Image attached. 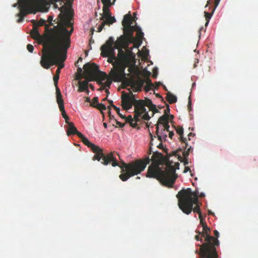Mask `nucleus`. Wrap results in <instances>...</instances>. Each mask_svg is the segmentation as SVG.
I'll use <instances>...</instances> for the list:
<instances>
[{"label": "nucleus", "mask_w": 258, "mask_h": 258, "mask_svg": "<svg viewBox=\"0 0 258 258\" xmlns=\"http://www.w3.org/2000/svg\"><path fill=\"white\" fill-rule=\"evenodd\" d=\"M151 161L152 163L148 168L146 177L155 178L162 185L168 187H172L177 178L173 162L169 159L166 160L163 154L157 152L153 153L151 159L149 157H146L128 163L122 161L120 165L118 164L117 166H119L121 169L119 178L122 181H125L130 177L140 174Z\"/></svg>", "instance_id": "nucleus-1"}, {"label": "nucleus", "mask_w": 258, "mask_h": 258, "mask_svg": "<svg viewBox=\"0 0 258 258\" xmlns=\"http://www.w3.org/2000/svg\"><path fill=\"white\" fill-rule=\"evenodd\" d=\"M60 30L56 27L49 28L48 25H45V31L41 35L38 28L33 26L31 30V37L37 41L38 44H42V55L41 57L40 64L46 69L50 68V64L55 63L60 57L62 50H66L71 45V35L74 29L71 27L70 31L67 29V26L61 24Z\"/></svg>", "instance_id": "nucleus-2"}, {"label": "nucleus", "mask_w": 258, "mask_h": 258, "mask_svg": "<svg viewBox=\"0 0 258 258\" xmlns=\"http://www.w3.org/2000/svg\"><path fill=\"white\" fill-rule=\"evenodd\" d=\"M116 40L114 41L112 37H109L101 47V55L108 57V61L114 66L109 73L111 79L114 82H121L125 78V69L130 64L135 55L132 49L127 47L124 51L122 50L124 46L116 47Z\"/></svg>", "instance_id": "nucleus-3"}, {"label": "nucleus", "mask_w": 258, "mask_h": 258, "mask_svg": "<svg viewBox=\"0 0 258 258\" xmlns=\"http://www.w3.org/2000/svg\"><path fill=\"white\" fill-rule=\"evenodd\" d=\"M199 191L196 190L192 192L190 188L180 190L176 197L178 199V205L179 209L186 215H189L193 211L199 214V217H202L200 209V204L198 200Z\"/></svg>", "instance_id": "nucleus-4"}, {"label": "nucleus", "mask_w": 258, "mask_h": 258, "mask_svg": "<svg viewBox=\"0 0 258 258\" xmlns=\"http://www.w3.org/2000/svg\"><path fill=\"white\" fill-rule=\"evenodd\" d=\"M134 21H135V20L132 17L130 12L124 16L123 19L122 21L124 34L117 38L116 40V47H127L129 41H135L136 38L133 36L134 31L136 32L137 39L140 43H142L144 37V33L139 26L137 25L134 26L132 25Z\"/></svg>", "instance_id": "nucleus-5"}, {"label": "nucleus", "mask_w": 258, "mask_h": 258, "mask_svg": "<svg viewBox=\"0 0 258 258\" xmlns=\"http://www.w3.org/2000/svg\"><path fill=\"white\" fill-rule=\"evenodd\" d=\"M50 3L47 0H19L20 12L17 15L19 17L17 22H22L28 14H35L38 12H47Z\"/></svg>", "instance_id": "nucleus-6"}, {"label": "nucleus", "mask_w": 258, "mask_h": 258, "mask_svg": "<svg viewBox=\"0 0 258 258\" xmlns=\"http://www.w3.org/2000/svg\"><path fill=\"white\" fill-rule=\"evenodd\" d=\"M128 90L130 91L129 93L122 92V107L124 110H127L131 109L133 105H134L135 120L136 122H139L141 121L140 117L146 110L145 107L144 100H136L131 90L130 89H128Z\"/></svg>", "instance_id": "nucleus-7"}, {"label": "nucleus", "mask_w": 258, "mask_h": 258, "mask_svg": "<svg viewBox=\"0 0 258 258\" xmlns=\"http://www.w3.org/2000/svg\"><path fill=\"white\" fill-rule=\"evenodd\" d=\"M78 137L85 145L90 148L91 150L95 153L93 157V160H97L99 161L102 159L101 163L104 165H107L110 163H111L112 166L113 167L118 165L117 160L114 156L113 153L104 154L101 148L91 143L82 133L79 134Z\"/></svg>", "instance_id": "nucleus-8"}, {"label": "nucleus", "mask_w": 258, "mask_h": 258, "mask_svg": "<svg viewBox=\"0 0 258 258\" xmlns=\"http://www.w3.org/2000/svg\"><path fill=\"white\" fill-rule=\"evenodd\" d=\"M55 3L54 8H58L60 13L58 15L60 24L63 26L72 27L73 25L74 11L71 4L70 0H51Z\"/></svg>", "instance_id": "nucleus-9"}, {"label": "nucleus", "mask_w": 258, "mask_h": 258, "mask_svg": "<svg viewBox=\"0 0 258 258\" xmlns=\"http://www.w3.org/2000/svg\"><path fill=\"white\" fill-rule=\"evenodd\" d=\"M85 79L94 81L96 79L105 80L107 78V74L100 71L99 67L95 63H86L84 65Z\"/></svg>", "instance_id": "nucleus-10"}, {"label": "nucleus", "mask_w": 258, "mask_h": 258, "mask_svg": "<svg viewBox=\"0 0 258 258\" xmlns=\"http://www.w3.org/2000/svg\"><path fill=\"white\" fill-rule=\"evenodd\" d=\"M217 246L208 245V243H203L200 245L199 252L200 258H212L213 253L217 252L216 249Z\"/></svg>", "instance_id": "nucleus-11"}, {"label": "nucleus", "mask_w": 258, "mask_h": 258, "mask_svg": "<svg viewBox=\"0 0 258 258\" xmlns=\"http://www.w3.org/2000/svg\"><path fill=\"white\" fill-rule=\"evenodd\" d=\"M124 80L123 84L126 87L130 86L134 92H139L141 91L142 88L144 84V81L138 79L135 80L134 79H127L126 77L123 78L122 81Z\"/></svg>", "instance_id": "nucleus-12"}, {"label": "nucleus", "mask_w": 258, "mask_h": 258, "mask_svg": "<svg viewBox=\"0 0 258 258\" xmlns=\"http://www.w3.org/2000/svg\"><path fill=\"white\" fill-rule=\"evenodd\" d=\"M210 229L206 226L203 227V231L201 232L202 236L205 237V243H208V245L219 246V241L218 239L210 235Z\"/></svg>", "instance_id": "nucleus-13"}, {"label": "nucleus", "mask_w": 258, "mask_h": 258, "mask_svg": "<svg viewBox=\"0 0 258 258\" xmlns=\"http://www.w3.org/2000/svg\"><path fill=\"white\" fill-rule=\"evenodd\" d=\"M116 0H101V2L103 5V14L100 19L103 20L105 18H107L111 16L109 7L113 5Z\"/></svg>", "instance_id": "nucleus-14"}, {"label": "nucleus", "mask_w": 258, "mask_h": 258, "mask_svg": "<svg viewBox=\"0 0 258 258\" xmlns=\"http://www.w3.org/2000/svg\"><path fill=\"white\" fill-rule=\"evenodd\" d=\"M56 100L57 103L58 104L59 108L61 112V115L65 120H69V117L67 115L66 111L64 110V107L63 105V100L62 98L61 94L59 89L56 87Z\"/></svg>", "instance_id": "nucleus-15"}, {"label": "nucleus", "mask_w": 258, "mask_h": 258, "mask_svg": "<svg viewBox=\"0 0 258 258\" xmlns=\"http://www.w3.org/2000/svg\"><path fill=\"white\" fill-rule=\"evenodd\" d=\"M68 49H67L66 50H62L61 52V54H60V57L59 58L58 60L57 61V62L55 63H54V64H50V67L52 65H54V64H58V68L57 69H59V71H60V70L61 69H62L64 66V63H63V61L66 59V58H67V51Z\"/></svg>", "instance_id": "nucleus-16"}, {"label": "nucleus", "mask_w": 258, "mask_h": 258, "mask_svg": "<svg viewBox=\"0 0 258 258\" xmlns=\"http://www.w3.org/2000/svg\"><path fill=\"white\" fill-rule=\"evenodd\" d=\"M91 81H89L88 79H85L84 81H80L78 82L79 88L78 91L79 92H86L88 94L89 91L88 90V83Z\"/></svg>", "instance_id": "nucleus-17"}, {"label": "nucleus", "mask_w": 258, "mask_h": 258, "mask_svg": "<svg viewBox=\"0 0 258 258\" xmlns=\"http://www.w3.org/2000/svg\"><path fill=\"white\" fill-rule=\"evenodd\" d=\"M156 134L158 139L161 142L166 140L167 134L166 132H162L161 128L160 129L159 125L156 124Z\"/></svg>", "instance_id": "nucleus-18"}, {"label": "nucleus", "mask_w": 258, "mask_h": 258, "mask_svg": "<svg viewBox=\"0 0 258 258\" xmlns=\"http://www.w3.org/2000/svg\"><path fill=\"white\" fill-rule=\"evenodd\" d=\"M144 103L145 107L147 106L149 108L150 110L153 112L152 116H153L155 113L159 112L158 109H157L156 105L153 104L151 100L149 99H146L144 100Z\"/></svg>", "instance_id": "nucleus-19"}, {"label": "nucleus", "mask_w": 258, "mask_h": 258, "mask_svg": "<svg viewBox=\"0 0 258 258\" xmlns=\"http://www.w3.org/2000/svg\"><path fill=\"white\" fill-rule=\"evenodd\" d=\"M177 133L180 136V141L184 143V146L183 147L185 149L187 148V143H186V138H183V128L180 126H178L176 128Z\"/></svg>", "instance_id": "nucleus-20"}, {"label": "nucleus", "mask_w": 258, "mask_h": 258, "mask_svg": "<svg viewBox=\"0 0 258 258\" xmlns=\"http://www.w3.org/2000/svg\"><path fill=\"white\" fill-rule=\"evenodd\" d=\"M79 134H81V133L77 130L74 123H69V126H68L67 129L68 135H77L79 137Z\"/></svg>", "instance_id": "nucleus-21"}, {"label": "nucleus", "mask_w": 258, "mask_h": 258, "mask_svg": "<svg viewBox=\"0 0 258 258\" xmlns=\"http://www.w3.org/2000/svg\"><path fill=\"white\" fill-rule=\"evenodd\" d=\"M169 122V114L166 113V114H163L160 116L156 124H162L164 125L166 123Z\"/></svg>", "instance_id": "nucleus-22"}, {"label": "nucleus", "mask_w": 258, "mask_h": 258, "mask_svg": "<svg viewBox=\"0 0 258 258\" xmlns=\"http://www.w3.org/2000/svg\"><path fill=\"white\" fill-rule=\"evenodd\" d=\"M191 147L190 146L187 150V151H184L182 153V155L184 157V160H180V159H181V157L180 156H179L178 158H179V160L181 161V162H183V163L185 165L188 164V160H187V157H188V155H189V152L190 151V150H191Z\"/></svg>", "instance_id": "nucleus-23"}, {"label": "nucleus", "mask_w": 258, "mask_h": 258, "mask_svg": "<svg viewBox=\"0 0 258 258\" xmlns=\"http://www.w3.org/2000/svg\"><path fill=\"white\" fill-rule=\"evenodd\" d=\"M166 99L170 104L174 103L177 101L176 97L170 92L167 93Z\"/></svg>", "instance_id": "nucleus-24"}, {"label": "nucleus", "mask_w": 258, "mask_h": 258, "mask_svg": "<svg viewBox=\"0 0 258 258\" xmlns=\"http://www.w3.org/2000/svg\"><path fill=\"white\" fill-rule=\"evenodd\" d=\"M126 121L128 122L130 124V125L135 128L137 126V122L135 120V117L134 118H132V116L131 115H128L126 117H125Z\"/></svg>", "instance_id": "nucleus-25"}, {"label": "nucleus", "mask_w": 258, "mask_h": 258, "mask_svg": "<svg viewBox=\"0 0 258 258\" xmlns=\"http://www.w3.org/2000/svg\"><path fill=\"white\" fill-rule=\"evenodd\" d=\"M32 23H33V26L35 27L36 26V27L37 28L38 26H42L43 25L45 26V25H47L46 24H45V21L43 19H40L38 21H36L35 20H32Z\"/></svg>", "instance_id": "nucleus-26"}, {"label": "nucleus", "mask_w": 258, "mask_h": 258, "mask_svg": "<svg viewBox=\"0 0 258 258\" xmlns=\"http://www.w3.org/2000/svg\"><path fill=\"white\" fill-rule=\"evenodd\" d=\"M103 22L105 23V25H110L114 23L116 21L115 18L114 17H112L111 15L107 18H105L103 20H102Z\"/></svg>", "instance_id": "nucleus-27"}, {"label": "nucleus", "mask_w": 258, "mask_h": 258, "mask_svg": "<svg viewBox=\"0 0 258 258\" xmlns=\"http://www.w3.org/2000/svg\"><path fill=\"white\" fill-rule=\"evenodd\" d=\"M60 73V71H59V69H56V72H55V75L53 77L54 83L55 86H56V88L58 87L57 83H58V80L59 78Z\"/></svg>", "instance_id": "nucleus-28"}, {"label": "nucleus", "mask_w": 258, "mask_h": 258, "mask_svg": "<svg viewBox=\"0 0 258 258\" xmlns=\"http://www.w3.org/2000/svg\"><path fill=\"white\" fill-rule=\"evenodd\" d=\"M95 108L98 109L99 110L101 113H103V110H105L106 109V107L105 105H104L102 103H98V104H96V106Z\"/></svg>", "instance_id": "nucleus-29"}, {"label": "nucleus", "mask_w": 258, "mask_h": 258, "mask_svg": "<svg viewBox=\"0 0 258 258\" xmlns=\"http://www.w3.org/2000/svg\"><path fill=\"white\" fill-rule=\"evenodd\" d=\"M99 103L98 102V97H94L91 102H90V105L92 107H93L95 108L96 104H98Z\"/></svg>", "instance_id": "nucleus-30"}, {"label": "nucleus", "mask_w": 258, "mask_h": 258, "mask_svg": "<svg viewBox=\"0 0 258 258\" xmlns=\"http://www.w3.org/2000/svg\"><path fill=\"white\" fill-rule=\"evenodd\" d=\"M142 116L140 117L141 120L142 119L145 120H149L150 119V116L149 115L148 112L146 110V112L143 113Z\"/></svg>", "instance_id": "nucleus-31"}, {"label": "nucleus", "mask_w": 258, "mask_h": 258, "mask_svg": "<svg viewBox=\"0 0 258 258\" xmlns=\"http://www.w3.org/2000/svg\"><path fill=\"white\" fill-rule=\"evenodd\" d=\"M214 13L213 10H212V12L211 13H208L207 12H205V17L206 20L207 21H209L210 19L211 18L212 15Z\"/></svg>", "instance_id": "nucleus-32"}, {"label": "nucleus", "mask_w": 258, "mask_h": 258, "mask_svg": "<svg viewBox=\"0 0 258 258\" xmlns=\"http://www.w3.org/2000/svg\"><path fill=\"white\" fill-rule=\"evenodd\" d=\"M113 108L116 110V112L117 113V114L119 115V116L122 118H125V116L124 115H122L120 113V109L119 108H118L115 105H113Z\"/></svg>", "instance_id": "nucleus-33"}, {"label": "nucleus", "mask_w": 258, "mask_h": 258, "mask_svg": "<svg viewBox=\"0 0 258 258\" xmlns=\"http://www.w3.org/2000/svg\"><path fill=\"white\" fill-rule=\"evenodd\" d=\"M150 136H151V141H150V150H149V152H148V154H149V155L151 154V153H152V150H151V148H152V146H153V140H154V139H153V136L152 134L150 133Z\"/></svg>", "instance_id": "nucleus-34"}, {"label": "nucleus", "mask_w": 258, "mask_h": 258, "mask_svg": "<svg viewBox=\"0 0 258 258\" xmlns=\"http://www.w3.org/2000/svg\"><path fill=\"white\" fill-rule=\"evenodd\" d=\"M170 126L169 125V122L166 123L164 125H163V127L161 128V131L162 132H169V128Z\"/></svg>", "instance_id": "nucleus-35"}, {"label": "nucleus", "mask_w": 258, "mask_h": 258, "mask_svg": "<svg viewBox=\"0 0 258 258\" xmlns=\"http://www.w3.org/2000/svg\"><path fill=\"white\" fill-rule=\"evenodd\" d=\"M82 79H85V75L84 74H76V80H78L79 81H81Z\"/></svg>", "instance_id": "nucleus-36"}, {"label": "nucleus", "mask_w": 258, "mask_h": 258, "mask_svg": "<svg viewBox=\"0 0 258 258\" xmlns=\"http://www.w3.org/2000/svg\"><path fill=\"white\" fill-rule=\"evenodd\" d=\"M196 232L198 233V235H196L195 236V239L197 240V241H201V242L203 241V239L202 238H200V235H202V233L200 231H196Z\"/></svg>", "instance_id": "nucleus-37"}, {"label": "nucleus", "mask_w": 258, "mask_h": 258, "mask_svg": "<svg viewBox=\"0 0 258 258\" xmlns=\"http://www.w3.org/2000/svg\"><path fill=\"white\" fill-rule=\"evenodd\" d=\"M105 25V23L103 22V21H102L101 24L100 25H99L97 28V29H98L97 32H101L102 30V29L104 28Z\"/></svg>", "instance_id": "nucleus-38"}, {"label": "nucleus", "mask_w": 258, "mask_h": 258, "mask_svg": "<svg viewBox=\"0 0 258 258\" xmlns=\"http://www.w3.org/2000/svg\"><path fill=\"white\" fill-rule=\"evenodd\" d=\"M199 219L200 220V225H201V226L203 227L204 226H206L207 225V224L205 222V221L204 220V218L203 217V216H202V217H199Z\"/></svg>", "instance_id": "nucleus-39"}, {"label": "nucleus", "mask_w": 258, "mask_h": 258, "mask_svg": "<svg viewBox=\"0 0 258 258\" xmlns=\"http://www.w3.org/2000/svg\"><path fill=\"white\" fill-rule=\"evenodd\" d=\"M27 49L30 52H32L34 50V47L31 44H28L27 46Z\"/></svg>", "instance_id": "nucleus-40"}, {"label": "nucleus", "mask_w": 258, "mask_h": 258, "mask_svg": "<svg viewBox=\"0 0 258 258\" xmlns=\"http://www.w3.org/2000/svg\"><path fill=\"white\" fill-rule=\"evenodd\" d=\"M115 122L117 125H118L120 127H123L125 125V123H121L116 119H115Z\"/></svg>", "instance_id": "nucleus-41"}, {"label": "nucleus", "mask_w": 258, "mask_h": 258, "mask_svg": "<svg viewBox=\"0 0 258 258\" xmlns=\"http://www.w3.org/2000/svg\"><path fill=\"white\" fill-rule=\"evenodd\" d=\"M220 0H215L214 1V8L213 9V11H215L216 7L218 6V5L219 4Z\"/></svg>", "instance_id": "nucleus-42"}, {"label": "nucleus", "mask_w": 258, "mask_h": 258, "mask_svg": "<svg viewBox=\"0 0 258 258\" xmlns=\"http://www.w3.org/2000/svg\"><path fill=\"white\" fill-rule=\"evenodd\" d=\"M76 74H84V72H83L82 69L80 67H78L77 69V72Z\"/></svg>", "instance_id": "nucleus-43"}, {"label": "nucleus", "mask_w": 258, "mask_h": 258, "mask_svg": "<svg viewBox=\"0 0 258 258\" xmlns=\"http://www.w3.org/2000/svg\"><path fill=\"white\" fill-rule=\"evenodd\" d=\"M108 109L109 110H108L109 117L110 119H112L114 118V116L111 114V111H110L111 108L109 106L108 107Z\"/></svg>", "instance_id": "nucleus-44"}, {"label": "nucleus", "mask_w": 258, "mask_h": 258, "mask_svg": "<svg viewBox=\"0 0 258 258\" xmlns=\"http://www.w3.org/2000/svg\"><path fill=\"white\" fill-rule=\"evenodd\" d=\"M147 83L149 88L153 86V84L151 82V80L149 79H148L147 80Z\"/></svg>", "instance_id": "nucleus-45"}, {"label": "nucleus", "mask_w": 258, "mask_h": 258, "mask_svg": "<svg viewBox=\"0 0 258 258\" xmlns=\"http://www.w3.org/2000/svg\"><path fill=\"white\" fill-rule=\"evenodd\" d=\"M112 83L111 80H107V81L105 82V86L107 87H110V86Z\"/></svg>", "instance_id": "nucleus-46"}, {"label": "nucleus", "mask_w": 258, "mask_h": 258, "mask_svg": "<svg viewBox=\"0 0 258 258\" xmlns=\"http://www.w3.org/2000/svg\"><path fill=\"white\" fill-rule=\"evenodd\" d=\"M214 235L215 236V237H214V238H216L218 239V237L219 236V233L218 231L217 230H214Z\"/></svg>", "instance_id": "nucleus-47"}, {"label": "nucleus", "mask_w": 258, "mask_h": 258, "mask_svg": "<svg viewBox=\"0 0 258 258\" xmlns=\"http://www.w3.org/2000/svg\"><path fill=\"white\" fill-rule=\"evenodd\" d=\"M157 76V71L156 69L153 70V74L152 75V77L154 78H156Z\"/></svg>", "instance_id": "nucleus-48"}, {"label": "nucleus", "mask_w": 258, "mask_h": 258, "mask_svg": "<svg viewBox=\"0 0 258 258\" xmlns=\"http://www.w3.org/2000/svg\"><path fill=\"white\" fill-rule=\"evenodd\" d=\"M169 111H170V109H169V106L167 105V107L164 110V114H166V113L168 114V113H169Z\"/></svg>", "instance_id": "nucleus-49"}, {"label": "nucleus", "mask_w": 258, "mask_h": 258, "mask_svg": "<svg viewBox=\"0 0 258 258\" xmlns=\"http://www.w3.org/2000/svg\"><path fill=\"white\" fill-rule=\"evenodd\" d=\"M190 170V168L188 166H185L183 171L184 173H186L187 171Z\"/></svg>", "instance_id": "nucleus-50"}, {"label": "nucleus", "mask_w": 258, "mask_h": 258, "mask_svg": "<svg viewBox=\"0 0 258 258\" xmlns=\"http://www.w3.org/2000/svg\"><path fill=\"white\" fill-rule=\"evenodd\" d=\"M214 254L213 255V257L212 258H218V252H214L213 253Z\"/></svg>", "instance_id": "nucleus-51"}, {"label": "nucleus", "mask_w": 258, "mask_h": 258, "mask_svg": "<svg viewBox=\"0 0 258 258\" xmlns=\"http://www.w3.org/2000/svg\"><path fill=\"white\" fill-rule=\"evenodd\" d=\"M174 135V133L173 132H169V137L171 139H172V137Z\"/></svg>", "instance_id": "nucleus-52"}, {"label": "nucleus", "mask_w": 258, "mask_h": 258, "mask_svg": "<svg viewBox=\"0 0 258 258\" xmlns=\"http://www.w3.org/2000/svg\"><path fill=\"white\" fill-rule=\"evenodd\" d=\"M157 97L160 98L162 101L163 100V97L159 94H156Z\"/></svg>", "instance_id": "nucleus-53"}, {"label": "nucleus", "mask_w": 258, "mask_h": 258, "mask_svg": "<svg viewBox=\"0 0 258 258\" xmlns=\"http://www.w3.org/2000/svg\"><path fill=\"white\" fill-rule=\"evenodd\" d=\"M175 166H176V169H179V163L178 162H176L175 163V165H174Z\"/></svg>", "instance_id": "nucleus-54"}, {"label": "nucleus", "mask_w": 258, "mask_h": 258, "mask_svg": "<svg viewBox=\"0 0 258 258\" xmlns=\"http://www.w3.org/2000/svg\"><path fill=\"white\" fill-rule=\"evenodd\" d=\"M161 84V83L160 82L156 83V86L155 87V88H157Z\"/></svg>", "instance_id": "nucleus-55"}, {"label": "nucleus", "mask_w": 258, "mask_h": 258, "mask_svg": "<svg viewBox=\"0 0 258 258\" xmlns=\"http://www.w3.org/2000/svg\"><path fill=\"white\" fill-rule=\"evenodd\" d=\"M85 101L87 102H90V98L87 97H86V100H85Z\"/></svg>", "instance_id": "nucleus-56"}, {"label": "nucleus", "mask_w": 258, "mask_h": 258, "mask_svg": "<svg viewBox=\"0 0 258 258\" xmlns=\"http://www.w3.org/2000/svg\"><path fill=\"white\" fill-rule=\"evenodd\" d=\"M108 102L110 106H111L113 107V105H114L113 104V101L112 100H109Z\"/></svg>", "instance_id": "nucleus-57"}, {"label": "nucleus", "mask_w": 258, "mask_h": 258, "mask_svg": "<svg viewBox=\"0 0 258 258\" xmlns=\"http://www.w3.org/2000/svg\"><path fill=\"white\" fill-rule=\"evenodd\" d=\"M174 116L173 115H169V120H171L173 118Z\"/></svg>", "instance_id": "nucleus-58"}, {"label": "nucleus", "mask_w": 258, "mask_h": 258, "mask_svg": "<svg viewBox=\"0 0 258 258\" xmlns=\"http://www.w3.org/2000/svg\"><path fill=\"white\" fill-rule=\"evenodd\" d=\"M211 1H210V0H209V1L207 2V5H206L205 7H208V6L209 5H210V4H211Z\"/></svg>", "instance_id": "nucleus-59"}, {"label": "nucleus", "mask_w": 258, "mask_h": 258, "mask_svg": "<svg viewBox=\"0 0 258 258\" xmlns=\"http://www.w3.org/2000/svg\"><path fill=\"white\" fill-rule=\"evenodd\" d=\"M157 147L161 149L163 147V145L162 143H160L159 145Z\"/></svg>", "instance_id": "nucleus-60"}, {"label": "nucleus", "mask_w": 258, "mask_h": 258, "mask_svg": "<svg viewBox=\"0 0 258 258\" xmlns=\"http://www.w3.org/2000/svg\"><path fill=\"white\" fill-rule=\"evenodd\" d=\"M65 121L68 124V126H69V123H73V122H69V120H65Z\"/></svg>", "instance_id": "nucleus-61"}, {"label": "nucleus", "mask_w": 258, "mask_h": 258, "mask_svg": "<svg viewBox=\"0 0 258 258\" xmlns=\"http://www.w3.org/2000/svg\"><path fill=\"white\" fill-rule=\"evenodd\" d=\"M132 70H133V69H132V68H131V67H130V68H128V72H129L130 73L132 72Z\"/></svg>", "instance_id": "nucleus-62"}, {"label": "nucleus", "mask_w": 258, "mask_h": 258, "mask_svg": "<svg viewBox=\"0 0 258 258\" xmlns=\"http://www.w3.org/2000/svg\"><path fill=\"white\" fill-rule=\"evenodd\" d=\"M82 60H83L82 58L81 57H80L77 61H78V62H79V61L81 62V61H82Z\"/></svg>", "instance_id": "nucleus-63"}, {"label": "nucleus", "mask_w": 258, "mask_h": 258, "mask_svg": "<svg viewBox=\"0 0 258 258\" xmlns=\"http://www.w3.org/2000/svg\"><path fill=\"white\" fill-rule=\"evenodd\" d=\"M78 63H79L78 61H77L75 62V66H76V67H78V66H79Z\"/></svg>", "instance_id": "nucleus-64"}]
</instances>
